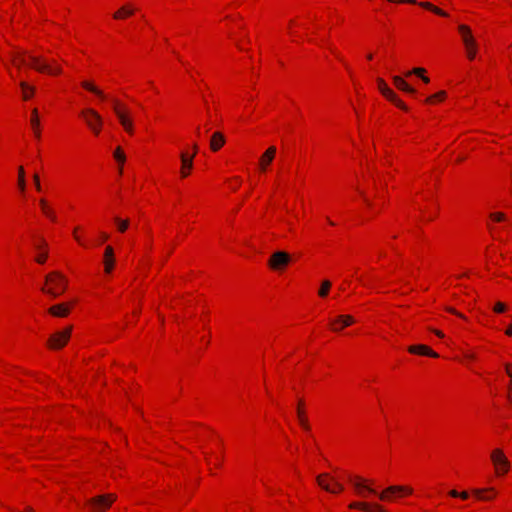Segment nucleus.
Returning <instances> with one entry per match:
<instances>
[{
  "mask_svg": "<svg viewBox=\"0 0 512 512\" xmlns=\"http://www.w3.org/2000/svg\"><path fill=\"white\" fill-rule=\"evenodd\" d=\"M350 480L357 494L362 497H366L367 493H371L377 495L382 501H390L394 497L412 493V489L410 487L399 485L389 486L382 492L378 493L374 488L366 484L365 480L360 477L351 478Z\"/></svg>",
  "mask_w": 512,
  "mask_h": 512,
  "instance_id": "1",
  "label": "nucleus"
},
{
  "mask_svg": "<svg viewBox=\"0 0 512 512\" xmlns=\"http://www.w3.org/2000/svg\"><path fill=\"white\" fill-rule=\"evenodd\" d=\"M25 55H27L26 52L13 53L11 55L12 63L18 68L21 65H24L26 63ZM28 57L30 59V66L39 72H46L48 74H60L62 72L61 67H53L50 63H48L41 57L34 56L31 54H28Z\"/></svg>",
  "mask_w": 512,
  "mask_h": 512,
  "instance_id": "2",
  "label": "nucleus"
},
{
  "mask_svg": "<svg viewBox=\"0 0 512 512\" xmlns=\"http://www.w3.org/2000/svg\"><path fill=\"white\" fill-rule=\"evenodd\" d=\"M66 287V278L60 272L54 271L45 277V285L41 290L56 298L66 290Z\"/></svg>",
  "mask_w": 512,
  "mask_h": 512,
  "instance_id": "3",
  "label": "nucleus"
},
{
  "mask_svg": "<svg viewBox=\"0 0 512 512\" xmlns=\"http://www.w3.org/2000/svg\"><path fill=\"white\" fill-rule=\"evenodd\" d=\"M491 461L494 465L495 474L497 476H503L508 473L510 469V462L503 450L496 448L491 452Z\"/></svg>",
  "mask_w": 512,
  "mask_h": 512,
  "instance_id": "4",
  "label": "nucleus"
},
{
  "mask_svg": "<svg viewBox=\"0 0 512 512\" xmlns=\"http://www.w3.org/2000/svg\"><path fill=\"white\" fill-rule=\"evenodd\" d=\"M113 110L125 131L132 134L134 131L133 120L129 110L125 106L120 105L117 101H114Z\"/></svg>",
  "mask_w": 512,
  "mask_h": 512,
  "instance_id": "5",
  "label": "nucleus"
},
{
  "mask_svg": "<svg viewBox=\"0 0 512 512\" xmlns=\"http://www.w3.org/2000/svg\"><path fill=\"white\" fill-rule=\"evenodd\" d=\"M81 116L85 120L87 126L93 131V133L98 135L102 125L101 115L96 110L87 108L81 111Z\"/></svg>",
  "mask_w": 512,
  "mask_h": 512,
  "instance_id": "6",
  "label": "nucleus"
},
{
  "mask_svg": "<svg viewBox=\"0 0 512 512\" xmlns=\"http://www.w3.org/2000/svg\"><path fill=\"white\" fill-rule=\"evenodd\" d=\"M116 500L115 494L99 495L89 500V504L95 512H104Z\"/></svg>",
  "mask_w": 512,
  "mask_h": 512,
  "instance_id": "7",
  "label": "nucleus"
},
{
  "mask_svg": "<svg viewBox=\"0 0 512 512\" xmlns=\"http://www.w3.org/2000/svg\"><path fill=\"white\" fill-rule=\"evenodd\" d=\"M291 262V256L285 251L274 252L269 261L268 266L275 271L284 269Z\"/></svg>",
  "mask_w": 512,
  "mask_h": 512,
  "instance_id": "8",
  "label": "nucleus"
},
{
  "mask_svg": "<svg viewBox=\"0 0 512 512\" xmlns=\"http://www.w3.org/2000/svg\"><path fill=\"white\" fill-rule=\"evenodd\" d=\"M318 485L331 493H338L343 490V485L335 481L329 474L324 473L316 478Z\"/></svg>",
  "mask_w": 512,
  "mask_h": 512,
  "instance_id": "9",
  "label": "nucleus"
},
{
  "mask_svg": "<svg viewBox=\"0 0 512 512\" xmlns=\"http://www.w3.org/2000/svg\"><path fill=\"white\" fill-rule=\"evenodd\" d=\"M378 88L380 92L391 102H393L396 106L403 110H407V106L398 99L397 95L387 86L383 79H377Z\"/></svg>",
  "mask_w": 512,
  "mask_h": 512,
  "instance_id": "10",
  "label": "nucleus"
},
{
  "mask_svg": "<svg viewBox=\"0 0 512 512\" xmlns=\"http://www.w3.org/2000/svg\"><path fill=\"white\" fill-rule=\"evenodd\" d=\"M71 327L66 328L65 330L61 332H57L53 334L49 338V345L53 349H60L64 347V345L67 343L68 339L70 338L71 334Z\"/></svg>",
  "mask_w": 512,
  "mask_h": 512,
  "instance_id": "11",
  "label": "nucleus"
},
{
  "mask_svg": "<svg viewBox=\"0 0 512 512\" xmlns=\"http://www.w3.org/2000/svg\"><path fill=\"white\" fill-rule=\"evenodd\" d=\"M355 322L351 315H339L331 322L333 331H340L345 327L352 325Z\"/></svg>",
  "mask_w": 512,
  "mask_h": 512,
  "instance_id": "12",
  "label": "nucleus"
},
{
  "mask_svg": "<svg viewBox=\"0 0 512 512\" xmlns=\"http://www.w3.org/2000/svg\"><path fill=\"white\" fill-rule=\"evenodd\" d=\"M351 509H361L365 512H386V510L379 504H369L366 502H352L349 505Z\"/></svg>",
  "mask_w": 512,
  "mask_h": 512,
  "instance_id": "13",
  "label": "nucleus"
},
{
  "mask_svg": "<svg viewBox=\"0 0 512 512\" xmlns=\"http://www.w3.org/2000/svg\"><path fill=\"white\" fill-rule=\"evenodd\" d=\"M180 159H181V176L187 177L189 175L190 170L193 167L194 155H189L186 152H182L180 154Z\"/></svg>",
  "mask_w": 512,
  "mask_h": 512,
  "instance_id": "14",
  "label": "nucleus"
},
{
  "mask_svg": "<svg viewBox=\"0 0 512 512\" xmlns=\"http://www.w3.org/2000/svg\"><path fill=\"white\" fill-rule=\"evenodd\" d=\"M276 154V147H269L261 156L259 164L262 171H265L267 166L273 161Z\"/></svg>",
  "mask_w": 512,
  "mask_h": 512,
  "instance_id": "15",
  "label": "nucleus"
},
{
  "mask_svg": "<svg viewBox=\"0 0 512 512\" xmlns=\"http://www.w3.org/2000/svg\"><path fill=\"white\" fill-rule=\"evenodd\" d=\"M458 30L461 34L464 46H470L476 44L475 38L473 37L471 30L466 25H460Z\"/></svg>",
  "mask_w": 512,
  "mask_h": 512,
  "instance_id": "16",
  "label": "nucleus"
},
{
  "mask_svg": "<svg viewBox=\"0 0 512 512\" xmlns=\"http://www.w3.org/2000/svg\"><path fill=\"white\" fill-rule=\"evenodd\" d=\"M408 351L410 353L426 355V356H430L433 358L438 357V354L436 352L431 350L428 346L422 345V344L421 345H412L408 348Z\"/></svg>",
  "mask_w": 512,
  "mask_h": 512,
  "instance_id": "17",
  "label": "nucleus"
},
{
  "mask_svg": "<svg viewBox=\"0 0 512 512\" xmlns=\"http://www.w3.org/2000/svg\"><path fill=\"white\" fill-rule=\"evenodd\" d=\"M49 313L56 317H66L70 312V305L61 303L49 308Z\"/></svg>",
  "mask_w": 512,
  "mask_h": 512,
  "instance_id": "18",
  "label": "nucleus"
},
{
  "mask_svg": "<svg viewBox=\"0 0 512 512\" xmlns=\"http://www.w3.org/2000/svg\"><path fill=\"white\" fill-rule=\"evenodd\" d=\"M114 251L111 246H107L104 252V266L105 272L110 273L114 266Z\"/></svg>",
  "mask_w": 512,
  "mask_h": 512,
  "instance_id": "19",
  "label": "nucleus"
},
{
  "mask_svg": "<svg viewBox=\"0 0 512 512\" xmlns=\"http://www.w3.org/2000/svg\"><path fill=\"white\" fill-rule=\"evenodd\" d=\"M225 144V137L221 132H214L210 139L212 151H218Z\"/></svg>",
  "mask_w": 512,
  "mask_h": 512,
  "instance_id": "20",
  "label": "nucleus"
},
{
  "mask_svg": "<svg viewBox=\"0 0 512 512\" xmlns=\"http://www.w3.org/2000/svg\"><path fill=\"white\" fill-rule=\"evenodd\" d=\"M394 85L402 91H405L410 94H414L416 91L413 87H411L403 78L400 76H393Z\"/></svg>",
  "mask_w": 512,
  "mask_h": 512,
  "instance_id": "21",
  "label": "nucleus"
},
{
  "mask_svg": "<svg viewBox=\"0 0 512 512\" xmlns=\"http://www.w3.org/2000/svg\"><path fill=\"white\" fill-rule=\"evenodd\" d=\"M81 86L90 91L91 93L95 94L96 96H98L100 99L104 100L106 98V95L103 93L102 90H100L97 86H95L92 82L90 81H82L81 83Z\"/></svg>",
  "mask_w": 512,
  "mask_h": 512,
  "instance_id": "22",
  "label": "nucleus"
},
{
  "mask_svg": "<svg viewBox=\"0 0 512 512\" xmlns=\"http://www.w3.org/2000/svg\"><path fill=\"white\" fill-rule=\"evenodd\" d=\"M134 13V8L130 5L122 6L118 11L113 14V18L116 20L123 19L125 17L131 16Z\"/></svg>",
  "mask_w": 512,
  "mask_h": 512,
  "instance_id": "23",
  "label": "nucleus"
},
{
  "mask_svg": "<svg viewBox=\"0 0 512 512\" xmlns=\"http://www.w3.org/2000/svg\"><path fill=\"white\" fill-rule=\"evenodd\" d=\"M302 404H303V402L299 401L298 409H297V416H298L300 425L303 427V429H305L306 431H309L310 430V425H309L308 420H307V418L305 416L304 410L301 408Z\"/></svg>",
  "mask_w": 512,
  "mask_h": 512,
  "instance_id": "24",
  "label": "nucleus"
},
{
  "mask_svg": "<svg viewBox=\"0 0 512 512\" xmlns=\"http://www.w3.org/2000/svg\"><path fill=\"white\" fill-rule=\"evenodd\" d=\"M19 85H20V87L22 89V97H23L24 100H28V99H30L34 95L35 87L30 86L25 81H21Z\"/></svg>",
  "mask_w": 512,
  "mask_h": 512,
  "instance_id": "25",
  "label": "nucleus"
},
{
  "mask_svg": "<svg viewBox=\"0 0 512 512\" xmlns=\"http://www.w3.org/2000/svg\"><path fill=\"white\" fill-rule=\"evenodd\" d=\"M31 125L33 127V130H34V134L37 138L40 137V130H39V118H38V111L37 109H33L32 110V115H31Z\"/></svg>",
  "mask_w": 512,
  "mask_h": 512,
  "instance_id": "26",
  "label": "nucleus"
},
{
  "mask_svg": "<svg viewBox=\"0 0 512 512\" xmlns=\"http://www.w3.org/2000/svg\"><path fill=\"white\" fill-rule=\"evenodd\" d=\"M114 222L117 226L118 231L121 233L125 232L130 225L129 219H122L118 216L114 217Z\"/></svg>",
  "mask_w": 512,
  "mask_h": 512,
  "instance_id": "27",
  "label": "nucleus"
},
{
  "mask_svg": "<svg viewBox=\"0 0 512 512\" xmlns=\"http://www.w3.org/2000/svg\"><path fill=\"white\" fill-rule=\"evenodd\" d=\"M421 7L425 8V9H428L440 16H447V13L444 12L443 10L435 7L434 5H432L430 2H420L418 3Z\"/></svg>",
  "mask_w": 512,
  "mask_h": 512,
  "instance_id": "28",
  "label": "nucleus"
},
{
  "mask_svg": "<svg viewBox=\"0 0 512 512\" xmlns=\"http://www.w3.org/2000/svg\"><path fill=\"white\" fill-rule=\"evenodd\" d=\"M18 186L22 192L25 191V188H26L25 171L22 166H20L18 168Z\"/></svg>",
  "mask_w": 512,
  "mask_h": 512,
  "instance_id": "29",
  "label": "nucleus"
},
{
  "mask_svg": "<svg viewBox=\"0 0 512 512\" xmlns=\"http://www.w3.org/2000/svg\"><path fill=\"white\" fill-rule=\"evenodd\" d=\"M424 72H425V70L423 68H414L412 71L407 72L406 76H410L411 74H415V75L420 76L421 79L423 80V82L428 83L429 82V78L424 76Z\"/></svg>",
  "mask_w": 512,
  "mask_h": 512,
  "instance_id": "30",
  "label": "nucleus"
},
{
  "mask_svg": "<svg viewBox=\"0 0 512 512\" xmlns=\"http://www.w3.org/2000/svg\"><path fill=\"white\" fill-rule=\"evenodd\" d=\"M331 287V282L328 280H324L322 282L321 288L319 290V296L320 297H326L328 295L329 289Z\"/></svg>",
  "mask_w": 512,
  "mask_h": 512,
  "instance_id": "31",
  "label": "nucleus"
},
{
  "mask_svg": "<svg viewBox=\"0 0 512 512\" xmlns=\"http://www.w3.org/2000/svg\"><path fill=\"white\" fill-rule=\"evenodd\" d=\"M40 205H41V208L43 210V212L51 219V220H55V215L53 213V211L51 209H49L47 207V204H46V201L44 199H41L40 200Z\"/></svg>",
  "mask_w": 512,
  "mask_h": 512,
  "instance_id": "32",
  "label": "nucleus"
},
{
  "mask_svg": "<svg viewBox=\"0 0 512 512\" xmlns=\"http://www.w3.org/2000/svg\"><path fill=\"white\" fill-rule=\"evenodd\" d=\"M114 158L122 165L125 162V155L120 147H117L114 151Z\"/></svg>",
  "mask_w": 512,
  "mask_h": 512,
  "instance_id": "33",
  "label": "nucleus"
},
{
  "mask_svg": "<svg viewBox=\"0 0 512 512\" xmlns=\"http://www.w3.org/2000/svg\"><path fill=\"white\" fill-rule=\"evenodd\" d=\"M465 49H466L467 57L470 60H473L475 58V55H476L477 44L470 45V46H465Z\"/></svg>",
  "mask_w": 512,
  "mask_h": 512,
  "instance_id": "34",
  "label": "nucleus"
},
{
  "mask_svg": "<svg viewBox=\"0 0 512 512\" xmlns=\"http://www.w3.org/2000/svg\"><path fill=\"white\" fill-rule=\"evenodd\" d=\"M493 310L495 313H503L508 310V306L503 302H496L493 306Z\"/></svg>",
  "mask_w": 512,
  "mask_h": 512,
  "instance_id": "35",
  "label": "nucleus"
},
{
  "mask_svg": "<svg viewBox=\"0 0 512 512\" xmlns=\"http://www.w3.org/2000/svg\"><path fill=\"white\" fill-rule=\"evenodd\" d=\"M444 97H445V92H444V91H440V92H438L437 94H435V95H432V96L428 97V98L426 99V102L431 103V102H433L434 100H443V99H444Z\"/></svg>",
  "mask_w": 512,
  "mask_h": 512,
  "instance_id": "36",
  "label": "nucleus"
},
{
  "mask_svg": "<svg viewBox=\"0 0 512 512\" xmlns=\"http://www.w3.org/2000/svg\"><path fill=\"white\" fill-rule=\"evenodd\" d=\"M490 218L493 221L501 222V221H504L506 219V216L503 213H501V212H495V213H491L490 214Z\"/></svg>",
  "mask_w": 512,
  "mask_h": 512,
  "instance_id": "37",
  "label": "nucleus"
},
{
  "mask_svg": "<svg viewBox=\"0 0 512 512\" xmlns=\"http://www.w3.org/2000/svg\"><path fill=\"white\" fill-rule=\"evenodd\" d=\"M33 180H34V183H35V187L38 191H41V185H40V179H39V176L38 174H34L33 175Z\"/></svg>",
  "mask_w": 512,
  "mask_h": 512,
  "instance_id": "38",
  "label": "nucleus"
},
{
  "mask_svg": "<svg viewBox=\"0 0 512 512\" xmlns=\"http://www.w3.org/2000/svg\"><path fill=\"white\" fill-rule=\"evenodd\" d=\"M482 492H483V490H480V489H474V490H473V493H474L477 497H479L480 499H484V500H486V499H490V497H483V496L481 495V494H482Z\"/></svg>",
  "mask_w": 512,
  "mask_h": 512,
  "instance_id": "39",
  "label": "nucleus"
},
{
  "mask_svg": "<svg viewBox=\"0 0 512 512\" xmlns=\"http://www.w3.org/2000/svg\"><path fill=\"white\" fill-rule=\"evenodd\" d=\"M46 258H47V254H46V253H43V254H40V255L36 258V261H37L38 263H41V264H42V263H44V262H45Z\"/></svg>",
  "mask_w": 512,
  "mask_h": 512,
  "instance_id": "40",
  "label": "nucleus"
},
{
  "mask_svg": "<svg viewBox=\"0 0 512 512\" xmlns=\"http://www.w3.org/2000/svg\"><path fill=\"white\" fill-rule=\"evenodd\" d=\"M448 311H449V312H451V313H453V314H455V315H457V316H458V317H460V318H465L463 314H461V313L457 312V311H456L455 309H453V308H448Z\"/></svg>",
  "mask_w": 512,
  "mask_h": 512,
  "instance_id": "41",
  "label": "nucleus"
},
{
  "mask_svg": "<svg viewBox=\"0 0 512 512\" xmlns=\"http://www.w3.org/2000/svg\"><path fill=\"white\" fill-rule=\"evenodd\" d=\"M459 497L462 499H467L469 497V495L467 492L464 491V492L459 493Z\"/></svg>",
  "mask_w": 512,
  "mask_h": 512,
  "instance_id": "42",
  "label": "nucleus"
},
{
  "mask_svg": "<svg viewBox=\"0 0 512 512\" xmlns=\"http://www.w3.org/2000/svg\"><path fill=\"white\" fill-rule=\"evenodd\" d=\"M450 496L452 497H459V492H457L456 490H451L449 492Z\"/></svg>",
  "mask_w": 512,
  "mask_h": 512,
  "instance_id": "43",
  "label": "nucleus"
},
{
  "mask_svg": "<svg viewBox=\"0 0 512 512\" xmlns=\"http://www.w3.org/2000/svg\"><path fill=\"white\" fill-rule=\"evenodd\" d=\"M506 334L508 336H512V324L508 326V328L506 329Z\"/></svg>",
  "mask_w": 512,
  "mask_h": 512,
  "instance_id": "44",
  "label": "nucleus"
},
{
  "mask_svg": "<svg viewBox=\"0 0 512 512\" xmlns=\"http://www.w3.org/2000/svg\"><path fill=\"white\" fill-rule=\"evenodd\" d=\"M108 237H109V236H108V234H106V233H104V232H103V233H101V239H102L103 241H106V240L108 239Z\"/></svg>",
  "mask_w": 512,
  "mask_h": 512,
  "instance_id": "45",
  "label": "nucleus"
},
{
  "mask_svg": "<svg viewBox=\"0 0 512 512\" xmlns=\"http://www.w3.org/2000/svg\"><path fill=\"white\" fill-rule=\"evenodd\" d=\"M359 192H360V194L364 197L365 202H366L368 205H371L370 201L365 197L364 193H363L362 191H360V190H359Z\"/></svg>",
  "mask_w": 512,
  "mask_h": 512,
  "instance_id": "46",
  "label": "nucleus"
},
{
  "mask_svg": "<svg viewBox=\"0 0 512 512\" xmlns=\"http://www.w3.org/2000/svg\"><path fill=\"white\" fill-rule=\"evenodd\" d=\"M434 333L438 336V337H443V333L439 330H434Z\"/></svg>",
  "mask_w": 512,
  "mask_h": 512,
  "instance_id": "47",
  "label": "nucleus"
},
{
  "mask_svg": "<svg viewBox=\"0 0 512 512\" xmlns=\"http://www.w3.org/2000/svg\"><path fill=\"white\" fill-rule=\"evenodd\" d=\"M193 150H194V153H193L192 155H194V156H195V154H196V153H197V151H198V146H197V144H194V145H193Z\"/></svg>",
  "mask_w": 512,
  "mask_h": 512,
  "instance_id": "48",
  "label": "nucleus"
},
{
  "mask_svg": "<svg viewBox=\"0 0 512 512\" xmlns=\"http://www.w3.org/2000/svg\"><path fill=\"white\" fill-rule=\"evenodd\" d=\"M331 51H332L333 53H335V55L337 56V58H338L339 60H341V61H342L341 56H340V55H338L334 49H331Z\"/></svg>",
  "mask_w": 512,
  "mask_h": 512,
  "instance_id": "49",
  "label": "nucleus"
},
{
  "mask_svg": "<svg viewBox=\"0 0 512 512\" xmlns=\"http://www.w3.org/2000/svg\"><path fill=\"white\" fill-rule=\"evenodd\" d=\"M506 369H507V374H508L510 377H512V373H511V371H510V369H509V366H508V365H507Z\"/></svg>",
  "mask_w": 512,
  "mask_h": 512,
  "instance_id": "50",
  "label": "nucleus"
},
{
  "mask_svg": "<svg viewBox=\"0 0 512 512\" xmlns=\"http://www.w3.org/2000/svg\"><path fill=\"white\" fill-rule=\"evenodd\" d=\"M466 357H467V358H474L475 356H474V354H469V353H467V354H466Z\"/></svg>",
  "mask_w": 512,
  "mask_h": 512,
  "instance_id": "51",
  "label": "nucleus"
},
{
  "mask_svg": "<svg viewBox=\"0 0 512 512\" xmlns=\"http://www.w3.org/2000/svg\"><path fill=\"white\" fill-rule=\"evenodd\" d=\"M43 245H45V242H44V240H41V243H40V245H37V248H40Z\"/></svg>",
  "mask_w": 512,
  "mask_h": 512,
  "instance_id": "52",
  "label": "nucleus"
},
{
  "mask_svg": "<svg viewBox=\"0 0 512 512\" xmlns=\"http://www.w3.org/2000/svg\"><path fill=\"white\" fill-rule=\"evenodd\" d=\"M43 245H45V242H44V240H41V243H40V245H37V248H40Z\"/></svg>",
  "mask_w": 512,
  "mask_h": 512,
  "instance_id": "53",
  "label": "nucleus"
},
{
  "mask_svg": "<svg viewBox=\"0 0 512 512\" xmlns=\"http://www.w3.org/2000/svg\"><path fill=\"white\" fill-rule=\"evenodd\" d=\"M74 237H75V239H76L78 242H80V238H79L75 233H74Z\"/></svg>",
  "mask_w": 512,
  "mask_h": 512,
  "instance_id": "54",
  "label": "nucleus"
},
{
  "mask_svg": "<svg viewBox=\"0 0 512 512\" xmlns=\"http://www.w3.org/2000/svg\"><path fill=\"white\" fill-rule=\"evenodd\" d=\"M367 58H368L369 60H371V59H372V54H369V55L367 56Z\"/></svg>",
  "mask_w": 512,
  "mask_h": 512,
  "instance_id": "55",
  "label": "nucleus"
}]
</instances>
